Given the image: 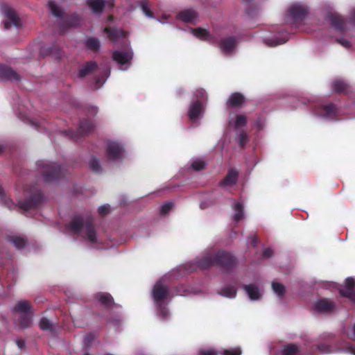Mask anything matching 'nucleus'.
Masks as SVG:
<instances>
[{
  "instance_id": "obj_38",
  "label": "nucleus",
  "mask_w": 355,
  "mask_h": 355,
  "mask_svg": "<svg viewBox=\"0 0 355 355\" xmlns=\"http://www.w3.org/2000/svg\"><path fill=\"white\" fill-rule=\"evenodd\" d=\"M194 96L196 98V101H200L202 104L207 100V94L206 91L202 88L197 89L195 91Z\"/></svg>"
},
{
  "instance_id": "obj_13",
  "label": "nucleus",
  "mask_w": 355,
  "mask_h": 355,
  "mask_svg": "<svg viewBox=\"0 0 355 355\" xmlns=\"http://www.w3.org/2000/svg\"><path fill=\"white\" fill-rule=\"evenodd\" d=\"M80 21L81 17L77 13H73L72 15L64 17L62 19V24L60 26L62 29L77 27L80 24Z\"/></svg>"
},
{
  "instance_id": "obj_64",
  "label": "nucleus",
  "mask_w": 355,
  "mask_h": 355,
  "mask_svg": "<svg viewBox=\"0 0 355 355\" xmlns=\"http://www.w3.org/2000/svg\"><path fill=\"white\" fill-rule=\"evenodd\" d=\"M3 146L2 145H0V153L3 152Z\"/></svg>"
},
{
  "instance_id": "obj_7",
  "label": "nucleus",
  "mask_w": 355,
  "mask_h": 355,
  "mask_svg": "<svg viewBox=\"0 0 355 355\" xmlns=\"http://www.w3.org/2000/svg\"><path fill=\"white\" fill-rule=\"evenodd\" d=\"M2 12L4 16L8 19V21L3 22L5 29H9L12 25L17 27L20 26V19L13 9L5 5L2 6Z\"/></svg>"
},
{
  "instance_id": "obj_54",
  "label": "nucleus",
  "mask_w": 355,
  "mask_h": 355,
  "mask_svg": "<svg viewBox=\"0 0 355 355\" xmlns=\"http://www.w3.org/2000/svg\"><path fill=\"white\" fill-rule=\"evenodd\" d=\"M273 251L270 248H266L263 252V257L268 259L272 256Z\"/></svg>"
},
{
  "instance_id": "obj_1",
  "label": "nucleus",
  "mask_w": 355,
  "mask_h": 355,
  "mask_svg": "<svg viewBox=\"0 0 355 355\" xmlns=\"http://www.w3.org/2000/svg\"><path fill=\"white\" fill-rule=\"evenodd\" d=\"M237 259L231 253L226 251H219L212 257H205L200 261V265L204 268L216 266L225 272L232 270L237 265Z\"/></svg>"
},
{
  "instance_id": "obj_16",
  "label": "nucleus",
  "mask_w": 355,
  "mask_h": 355,
  "mask_svg": "<svg viewBox=\"0 0 355 355\" xmlns=\"http://www.w3.org/2000/svg\"><path fill=\"white\" fill-rule=\"evenodd\" d=\"M0 78L8 80H19L20 79V76L10 67L0 64Z\"/></svg>"
},
{
  "instance_id": "obj_27",
  "label": "nucleus",
  "mask_w": 355,
  "mask_h": 355,
  "mask_svg": "<svg viewBox=\"0 0 355 355\" xmlns=\"http://www.w3.org/2000/svg\"><path fill=\"white\" fill-rule=\"evenodd\" d=\"M87 6L94 14H101L105 8L104 0H87Z\"/></svg>"
},
{
  "instance_id": "obj_6",
  "label": "nucleus",
  "mask_w": 355,
  "mask_h": 355,
  "mask_svg": "<svg viewBox=\"0 0 355 355\" xmlns=\"http://www.w3.org/2000/svg\"><path fill=\"white\" fill-rule=\"evenodd\" d=\"M309 8L302 4H293L287 11V15L291 17L295 22H298L304 19L307 15Z\"/></svg>"
},
{
  "instance_id": "obj_23",
  "label": "nucleus",
  "mask_w": 355,
  "mask_h": 355,
  "mask_svg": "<svg viewBox=\"0 0 355 355\" xmlns=\"http://www.w3.org/2000/svg\"><path fill=\"white\" fill-rule=\"evenodd\" d=\"M202 103L200 101L193 103L189 110V116L191 121L196 120L202 112Z\"/></svg>"
},
{
  "instance_id": "obj_19",
  "label": "nucleus",
  "mask_w": 355,
  "mask_h": 355,
  "mask_svg": "<svg viewBox=\"0 0 355 355\" xmlns=\"http://www.w3.org/2000/svg\"><path fill=\"white\" fill-rule=\"evenodd\" d=\"M245 101V96L240 92L232 93L227 101L226 105L229 107H241Z\"/></svg>"
},
{
  "instance_id": "obj_37",
  "label": "nucleus",
  "mask_w": 355,
  "mask_h": 355,
  "mask_svg": "<svg viewBox=\"0 0 355 355\" xmlns=\"http://www.w3.org/2000/svg\"><path fill=\"white\" fill-rule=\"evenodd\" d=\"M272 288L273 291L278 295V297H282L284 295L286 288L282 284L278 282H272Z\"/></svg>"
},
{
  "instance_id": "obj_39",
  "label": "nucleus",
  "mask_w": 355,
  "mask_h": 355,
  "mask_svg": "<svg viewBox=\"0 0 355 355\" xmlns=\"http://www.w3.org/2000/svg\"><path fill=\"white\" fill-rule=\"evenodd\" d=\"M39 326H40V328L44 331H46V330L53 331V329L52 323L50 322V320L49 319H47L45 317H42L40 319Z\"/></svg>"
},
{
  "instance_id": "obj_20",
  "label": "nucleus",
  "mask_w": 355,
  "mask_h": 355,
  "mask_svg": "<svg viewBox=\"0 0 355 355\" xmlns=\"http://www.w3.org/2000/svg\"><path fill=\"white\" fill-rule=\"evenodd\" d=\"M198 16V12L193 9L184 10L178 14V18L186 23H193Z\"/></svg>"
},
{
  "instance_id": "obj_14",
  "label": "nucleus",
  "mask_w": 355,
  "mask_h": 355,
  "mask_svg": "<svg viewBox=\"0 0 355 355\" xmlns=\"http://www.w3.org/2000/svg\"><path fill=\"white\" fill-rule=\"evenodd\" d=\"M40 53L42 56L50 55L58 60L60 59L62 57L61 46L57 43H54L49 47H42Z\"/></svg>"
},
{
  "instance_id": "obj_47",
  "label": "nucleus",
  "mask_w": 355,
  "mask_h": 355,
  "mask_svg": "<svg viewBox=\"0 0 355 355\" xmlns=\"http://www.w3.org/2000/svg\"><path fill=\"white\" fill-rule=\"evenodd\" d=\"M241 349L240 347H234L224 349L223 355H241Z\"/></svg>"
},
{
  "instance_id": "obj_30",
  "label": "nucleus",
  "mask_w": 355,
  "mask_h": 355,
  "mask_svg": "<svg viewBox=\"0 0 355 355\" xmlns=\"http://www.w3.org/2000/svg\"><path fill=\"white\" fill-rule=\"evenodd\" d=\"M32 324V315L30 313L21 314L19 318L18 326L20 329H26Z\"/></svg>"
},
{
  "instance_id": "obj_32",
  "label": "nucleus",
  "mask_w": 355,
  "mask_h": 355,
  "mask_svg": "<svg viewBox=\"0 0 355 355\" xmlns=\"http://www.w3.org/2000/svg\"><path fill=\"white\" fill-rule=\"evenodd\" d=\"M300 349L297 345L291 343L284 345L282 349V355H297Z\"/></svg>"
},
{
  "instance_id": "obj_53",
  "label": "nucleus",
  "mask_w": 355,
  "mask_h": 355,
  "mask_svg": "<svg viewBox=\"0 0 355 355\" xmlns=\"http://www.w3.org/2000/svg\"><path fill=\"white\" fill-rule=\"evenodd\" d=\"M337 42L347 49H348L351 46L350 42L347 40H345V39H343V38L338 39Z\"/></svg>"
},
{
  "instance_id": "obj_58",
  "label": "nucleus",
  "mask_w": 355,
  "mask_h": 355,
  "mask_svg": "<svg viewBox=\"0 0 355 355\" xmlns=\"http://www.w3.org/2000/svg\"><path fill=\"white\" fill-rule=\"evenodd\" d=\"M17 345L19 349H22L25 347V341L21 339H19L17 340Z\"/></svg>"
},
{
  "instance_id": "obj_3",
  "label": "nucleus",
  "mask_w": 355,
  "mask_h": 355,
  "mask_svg": "<svg viewBox=\"0 0 355 355\" xmlns=\"http://www.w3.org/2000/svg\"><path fill=\"white\" fill-rule=\"evenodd\" d=\"M37 166L46 183L57 181L64 176V170L55 163L42 160L37 162Z\"/></svg>"
},
{
  "instance_id": "obj_2",
  "label": "nucleus",
  "mask_w": 355,
  "mask_h": 355,
  "mask_svg": "<svg viewBox=\"0 0 355 355\" xmlns=\"http://www.w3.org/2000/svg\"><path fill=\"white\" fill-rule=\"evenodd\" d=\"M67 228L74 234H78L84 229L87 239L91 243H96V232L94 229L93 219L88 218L84 221L81 216H75L67 225Z\"/></svg>"
},
{
  "instance_id": "obj_59",
  "label": "nucleus",
  "mask_w": 355,
  "mask_h": 355,
  "mask_svg": "<svg viewBox=\"0 0 355 355\" xmlns=\"http://www.w3.org/2000/svg\"><path fill=\"white\" fill-rule=\"evenodd\" d=\"M346 351L353 355H355V348L353 346H349L346 348Z\"/></svg>"
},
{
  "instance_id": "obj_41",
  "label": "nucleus",
  "mask_w": 355,
  "mask_h": 355,
  "mask_svg": "<svg viewBox=\"0 0 355 355\" xmlns=\"http://www.w3.org/2000/svg\"><path fill=\"white\" fill-rule=\"evenodd\" d=\"M89 168L94 172L98 173L101 171V166L100 164V162L95 157H92V159L89 160Z\"/></svg>"
},
{
  "instance_id": "obj_12",
  "label": "nucleus",
  "mask_w": 355,
  "mask_h": 355,
  "mask_svg": "<svg viewBox=\"0 0 355 355\" xmlns=\"http://www.w3.org/2000/svg\"><path fill=\"white\" fill-rule=\"evenodd\" d=\"M93 128L94 125L91 121L88 120H82L80 121L78 131L72 132L70 137L73 140L78 139L83 135L91 132Z\"/></svg>"
},
{
  "instance_id": "obj_21",
  "label": "nucleus",
  "mask_w": 355,
  "mask_h": 355,
  "mask_svg": "<svg viewBox=\"0 0 355 355\" xmlns=\"http://www.w3.org/2000/svg\"><path fill=\"white\" fill-rule=\"evenodd\" d=\"M243 288L251 300H257L261 298V294L260 293L259 287L256 284H244Z\"/></svg>"
},
{
  "instance_id": "obj_33",
  "label": "nucleus",
  "mask_w": 355,
  "mask_h": 355,
  "mask_svg": "<svg viewBox=\"0 0 355 355\" xmlns=\"http://www.w3.org/2000/svg\"><path fill=\"white\" fill-rule=\"evenodd\" d=\"M237 291L234 286H227L223 288L220 291L219 294L227 297L234 298L236 295Z\"/></svg>"
},
{
  "instance_id": "obj_52",
  "label": "nucleus",
  "mask_w": 355,
  "mask_h": 355,
  "mask_svg": "<svg viewBox=\"0 0 355 355\" xmlns=\"http://www.w3.org/2000/svg\"><path fill=\"white\" fill-rule=\"evenodd\" d=\"M200 355H217V353L215 350L212 349H201L199 351Z\"/></svg>"
},
{
  "instance_id": "obj_11",
  "label": "nucleus",
  "mask_w": 355,
  "mask_h": 355,
  "mask_svg": "<svg viewBox=\"0 0 355 355\" xmlns=\"http://www.w3.org/2000/svg\"><path fill=\"white\" fill-rule=\"evenodd\" d=\"M239 171L236 168L228 170L225 177L218 183L220 187H232L237 183Z\"/></svg>"
},
{
  "instance_id": "obj_36",
  "label": "nucleus",
  "mask_w": 355,
  "mask_h": 355,
  "mask_svg": "<svg viewBox=\"0 0 355 355\" xmlns=\"http://www.w3.org/2000/svg\"><path fill=\"white\" fill-rule=\"evenodd\" d=\"M10 241L17 249H22L26 244V239L18 236H13L10 237Z\"/></svg>"
},
{
  "instance_id": "obj_51",
  "label": "nucleus",
  "mask_w": 355,
  "mask_h": 355,
  "mask_svg": "<svg viewBox=\"0 0 355 355\" xmlns=\"http://www.w3.org/2000/svg\"><path fill=\"white\" fill-rule=\"evenodd\" d=\"M98 212L101 216H106L110 212V207L108 205H101L98 209Z\"/></svg>"
},
{
  "instance_id": "obj_62",
  "label": "nucleus",
  "mask_w": 355,
  "mask_h": 355,
  "mask_svg": "<svg viewBox=\"0 0 355 355\" xmlns=\"http://www.w3.org/2000/svg\"><path fill=\"white\" fill-rule=\"evenodd\" d=\"M96 84L97 85L96 88H98V87H100V85H101V82H100L99 78H96Z\"/></svg>"
},
{
  "instance_id": "obj_55",
  "label": "nucleus",
  "mask_w": 355,
  "mask_h": 355,
  "mask_svg": "<svg viewBox=\"0 0 355 355\" xmlns=\"http://www.w3.org/2000/svg\"><path fill=\"white\" fill-rule=\"evenodd\" d=\"M254 127L257 128L259 130H261L263 128V123L261 119H257L254 121Z\"/></svg>"
},
{
  "instance_id": "obj_5",
  "label": "nucleus",
  "mask_w": 355,
  "mask_h": 355,
  "mask_svg": "<svg viewBox=\"0 0 355 355\" xmlns=\"http://www.w3.org/2000/svg\"><path fill=\"white\" fill-rule=\"evenodd\" d=\"M123 146L116 141H110L107 144L106 155L110 160L118 161L123 158Z\"/></svg>"
},
{
  "instance_id": "obj_28",
  "label": "nucleus",
  "mask_w": 355,
  "mask_h": 355,
  "mask_svg": "<svg viewBox=\"0 0 355 355\" xmlns=\"http://www.w3.org/2000/svg\"><path fill=\"white\" fill-rule=\"evenodd\" d=\"M332 352V347L330 345L324 343L313 345L311 349V354L312 355L329 354Z\"/></svg>"
},
{
  "instance_id": "obj_10",
  "label": "nucleus",
  "mask_w": 355,
  "mask_h": 355,
  "mask_svg": "<svg viewBox=\"0 0 355 355\" xmlns=\"http://www.w3.org/2000/svg\"><path fill=\"white\" fill-rule=\"evenodd\" d=\"M313 309L320 313H330L335 310L336 304L327 298H321L315 302Z\"/></svg>"
},
{
  "instance_id": "obj_4",
  "label": "nucleus",
  "mask_w": 355,
  "mask_h": 355,
  "mask_svg": "<svg viewBox=\"0 0 355 355\" xmlns=\"http://www.w3.org/2000/svg\"><path fill=\"white\" fill-rule=\"evenodd\" d=\"M43 192L37 189H33L30 196L19 202V207L24 211L37 209L44 201Z\"/></svg>"
},
{
  "instance_id": "obj_44",
  "label": "nucleus",
  "mask_w": 355,
  "mask_h": 355,
  "mask_svg": "<svg viewBox=\"0 0 355 355\" xmlns=\"http://www.w3.org/2000/svg\"><path fill=\"white\" fill-rule=\"evenodd\" d=\"M192 32L196 37L200 39H202L209 35V31L202 28H193Z\"/></svg>"
},
{
  "instance_id": "obj_45",
  "label": "nucleus",
  "mask_w": 355,
  "mask_h": 355,
  "mask_svg": "<svg viewBox=\"0 0 355 355\" xmlns=\"http://www.w3.org/2000/svg\"><path fill=\"white\" fill-rule=\"evenodd\" d=\"M238 144L241 147H244L248 141V135L244 131H241L238 137Z\"/></svg>"
},
{
  "instance_id": "obj_34",
  "label": "nucleus",
  "mask_w": 355,
  "mask_h": 355,
  "mask_svg": "<svg viewBox=\"0 0 355 355\" xmlns=\"http://www.w3.org/2000/svg\"><path fill=\"white\" fill-rule=\"evenodd\" d=\"M85 46L93 51H97L99 50L101 44L98 38L96 37H89L85 42Z\"/></svg>"
},
{
  "instance_id": "obj_31",
  "label": "nucleus",
  "mask_w": 355,
  "mask_h": 355,
  "mask_svg": "<svg viewBox=\"0 0 355 355\" xmlns=\"http://www.w3.org/2000/svg\"><path fill=\"white\" fill-rule=\"evenodd\" d=\"M333 90L339 94H345L348 92V85L343 80H337L332 83Z\"/></svg>"
},
{
  "instance_id": "obj_60",
  "label": "nucleus",
  "mask_w": 355,
  "mask_h": 355,
  "mask_svg": "<svg viewBox=\"0 0 355 355\" xmlns=\"http://www.w3.org/2000/svg\"><path fill=\"white\" fill-rule=\"evenodd\" d=\"M89 112L92 114H96L98 112V108L96 106H92L89 108Z\"/></svg>"
},
{
  "instance_id": "obj_18",
  "label": "nucleus",
  "mask_w": 355,
  "mask_h": 355,
  "mask_svg": "<svg viewBox=\"0 0 355 355\" xmlns=\"http://www.w3.org/2000/svg\"><path fill=\"white\" fill-rule=\"evenodd\" d=\"M94 298L107 309H110L114 304L112 296L108 293H98Z\"/></svg>"
},
{
  "instance_id": "obj_48",
  "label": "nucleus",
  "mask_w": 355,
  "mask_h": 355,
  "mask_svg": "<svg viewBox=\"0 0 355 355\" xmlns=\"http://www.w3.org/2000/svg\"><path fill=\"white\" fill-rule=\"evenodd\" d=\"M157 303L158 304V311H159L160 315L163 318H166L168 313L167 307L162 302H157Z\"/></svg>"
},
{
  "instance_id": "obj_17",
  "label": "nucleus",
  "mask_w": 355,
  "mask_h": 355,
  "mask_svg": "<svg viewBox=\"0 0 355 355\" xmlns=\"http://www.w3.org/2000/svg\"><path fill=\"white\" fill-rule=\"evenodd\" d=\"M132 52L130 51H115L112 53V58L120 65H123L132 59Z\"/></svg>"
},
{
  "instance_id": "obj_25",
  "label": "nucleus",
  "mask_w": 355,
  "mask_h": 355,
  "mask_svg": "<svg viewBox=\"0 0 355 355\" xmlns=\"http://www.w3.org/2000/svg\"><path fill=\"white\" fill-rule=\"evenodd\" d=\"M337 110L338 109L336 105L334 103H331L328 105L322 106L320 108L318 114L324 117H333L336 116Z\"/></svg>"
},
{
  "instance_id": "obj_26",
  "label": "nucleus",
  "mask_w": 355,
  "mask_h": 355,
  "mask_svg": "<svg viewBox=\"0 0 355 355\" xmlns=\"http://www.w3.org/2000/svg\"><path fill=\"white\" fill-rule=\"evenodd\" d=\"M97 69V63L94 61H89L86 62L82 66L78 71V76L80 78H84L94 71Z\"/></svg>"
},
{
  "instance_id": "obj_9",
  "label": "nucleus",
  "mask_w": 355,
  "mask_h": 355,
  "mask_svg": "<svg viewBox=\"0 0 355 355\" xmlns=\"http://www.w3.org/2000/svg\"><path fill=\"white\" fill-rule=\"evenodd\" d=\"M338 293L341 297H347L352 302L355 303V279L347 277L345 280V288H339Z\"/></svg>"
},
{
  "instance_id": "obj_40",
  "label": "nucleus",
  "mask_w": 355,
  "mask_h": 355,
  "mask_svg": "<svg viewBox=\"0 0 355 355\" xmlns=\"http://www.w3.org/2000/svg\"><path fill=\"white\" fill-rule=\"evenodd\" d=\"M141 8L143 12L149 18H154V14L149 8V2L147 0L141 1Z\"/></svg>"
},
{
  "instance_id": "obj_63",
  "label": "nucleus",
  "mask_w": 355,
  "mask_h": 355,
  "mask_svg": "<svg viewBox=\"0 0 355 355\" xmlns=\"http://www.w3.org/2000/svg\"><path fill=\"white\" fill-rule=\"evenodd\" d=\"M351 19L354 21H355V10L353 11L352 15H351Z\"/></svg>"
},
{
  "instance_id": "obj_56",
  "label": "nucleus",
  "mask_w": 355,
  "mask_h": 355,
  "mask_svg": "<svg viewBox=\"0 0 355 355\" xmlns=\"http://www.w3.org/2000/svg\"><path fill=\"white\" fill-rule=\"evenodd\" d=\"M269 42H270V46H276V45H278V44H284L286 42V40H277L276 41H271L270 40H267V43H268Z\"/></svg>"
},
{
  "instance_id": "obj_57",
  "label": "nucleus",
  "mask_w": 355,
  "mask_h": 355,
  "mask_svg": "<svg viewBox=\"0 0 355 355\" xmlns=\"http://www.w3.org/2000/svg\"><path fill=\"white\" fill-rule=\"evenodd\" d=\"M249 239L251 241V243L254 247H256L258 243V239L256 234H252L249 236Z\"/></svg>"
},
{
  "instance_id": "obj_49",
  "label": "nucleus",
  "mask_w": 355,
  "mask_h": 355,
  "mask_svg": "<svg viewBox=\"0 0 355 355\" xmlns=\"http://www.w3.org/2000/svg\"><path fill=\"white\" fill-rule=\"evenodd\" d=\"M173 207V204L171 202H166L164 203L160 208V212L162 214H166L169 212Z\"/></svg>"
},
{
  "instance_id": "obj_15",
  "label": "nucleus",
  "mask_w": 355,
  "mask_h": 355,
  "mask_svg": "<svg viewBox=\"0 0 355 355\" xmlns=\"http://www.w3.org/2000/svg\"><path fill=\"white\" fill-rule=\"evenodd\" d=\"M236 44V37H229L220 40L218 44V46L222 52L225 53H230L234 49Z\"/></svg>"
},
{
  "instance_id": "obj_42",
  "label": "nucleus",
  "mask_w": 355,
  "mask_h": 355,
  "mask_svg": "<svg viewBox=\"0 0 355 355\" xmlns=\"http://www.w3.org/2000/svg\"><path fill=\"white\" fill-rule=\"evenodd\" d=\"M49 8L51 12V13L58 17H61L62 16V10L53 1L49 2Z\"/></svg>"
},
{
  "instance_id": "obj_46",
  "label": "nucleus",
  "mask_w": 355,
  "mask_h": 355,
  "mask_svg": "<svg viewBox=\"0 0 355 355\" xmlns=\"http://www.w3.org/2000/svg\"><path fill=\"white\" fill-rule=\"evenodd\" d=\"M205 162L198 159L193 162L191 164V168L195 171H200L205 168Z\"/></svg>"
},
{
  "instance_id": "obj_43",
  "label": "nucleus",
  "mask_w": 355,
  "mask_h": 355,
  "mask_svg": "<svg viewBox=\"0 0 355 355\" xmlns=\"http://www.w3.org/2000/svg\"><path fill=\"white\" fill-rule=\"evenodd\" d=\"M247 124V118L243 114H238L236 116L234 121V126L236 128H239L245 126Z\"/></svg>"
},
{
  "instance_id": "obj_35",
  "label": "nucleus",
  "mask_w": 355,
  "mask_h": 355,
  "mask_svg": "<svg viewBox=\"0 0 355 355\" xmlns=\"http://www.w3.org/2000/svg\"><path fill=\"white\" fill-rule=\"evenodd\" d=\"M234 209L235 211L234 219L236 222H239L241 219H243V218L244 216L243 203L239 202H236Z\"/></svg>"
},
{
  "instance_id": "obj_8",
  "label": "nucleus",
  "mask_w": 355,
  "mask_h": 355,
  "mask_svg": "<svg viewBox=\"0 0 355 355\" xmlns=\"http://www.w3.org/2000/svg\"><path fill=\"white\" fill-rule=\"evenodd\" d=\"M169 295L170 288L167 285L157 282L153 286V297L156 302H163L168 297Z\"/></svg>"
},
{
  "instance_id": "obj_24",
  "label": "nucleus",
  "mask_w": 355,
  "mask_h": 355,
  "mask_svg": "<svg viewBox=\"0 0 355 355\" xmlns=\"http://www.w3.org/2000/svg\"><path fill=\"white\" fill-rule=\"evenodd\" d=\"M104 32L107 34V37L112 42H116L121 37H125V32L123 30H119L114 28L105 27Z\"/></svg>"
},
{
  "instance_id": "obj_50",
  "label": "nucleus",
  "mask_w": 355,
  "mask_h": 355,
  "mask_svg": "<svg viewBox=\"0 0 355 355\" xmlns=\"http://www.w3.org/2000/svg\"><path fill=\"white\" fill-rule=\"evenodd\" d=\"M94 340V335L92 333L87 334L84 338V345L89 347Z\"/></svg>"
},
{
  "instance_id": "obj_61",
  "label": "nucleus",
  "mask_w": 355,
  "mask_h": 355,
  "mask_svg": "<svg viewBox=\"0 0 355 355\" xmlns=\"http://www.w3.org/2000/svg\"><path fill=\"white\" fill-rule=\"evenodd\" d=\"M4 197V191L2 187L0 185V198H3Z\"/></svg>"
},
{
  "instance_id": "obj_29",
  "label": "nucleus",
  "mask_w": 355,
  "mask_h": 355,
  "mask_svg": "<svg viewBox=\"0 0 355 355\" xmlns=\"http://www.w3.org/2000/svg\"><path fill=\"white\" fill-rule=\"evenodd\" d=\"M13 312H19L21 314L30 313L31 306L26 300L19 301L12 309Z\"/></svg>"
},
{
  "instance_id": "obj_22",
  "label": "nucleus",
  "mask_w": 355,
  "mask_h": 355,
  "mask_svg": "<svg viewBox=\"0 0 355 355\" xmlns=\"http://www.w3.org/2000/svg\"><path fill=\"white\" fill-rule=\"evenodd\" d=\"M331 25L336 30L343 32L345 28V20L342 16L336 14H331L328 16Z\"/></svg>"
}]
</instances>
